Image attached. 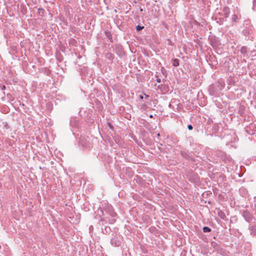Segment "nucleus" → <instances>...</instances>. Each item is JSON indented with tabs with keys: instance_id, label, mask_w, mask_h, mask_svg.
<instances>
[{
	"instance_id": "nucleus-1",
	"label": "nucleus",
	"mask_w": 256,
	"mask_h": 256,
	"mask_svg": "<svg viewBox=\"0 0 256 256\" xmlns=\"http://www.w3.org/2000/svg\"><path fill=\"white\" fill-rule=\"evenodd\" d=\"M172 64L174 66H177L179 64L178 60V59H174L172 60Z\"/></svg>"
},
{
	"instance_id": "nucleus-2",
	"label": "nucleus",
	"mask_w": 256,
	"mask_h": 256,
	"mask_svg": "<svg viewBox=\"0 0 256 256\" xmlns=\"http://www.w3.org/2000/svg\"><path fill=\"white\" fill-rule=\"evenodd\" d=\"M247 52V48L245 46H242L240 48V52L242 54H246Z\"/></svg>"
},
{
	"instance_id": "nucleus-3",
	"label": "nucleus",
	"mask_w": 256,
	"mask_h": 256,
	"mask_svg": "<svg viewBox=\"0 0 256 256\" xmlns=\"http://www.w3.org/2000/svg\"><path fill=\"white\" fill-rule=\"evenodd\" d=\"M204 232H210V229L206 226H204L203 228Z\"/></svg>"
},
{
	"instance_id": "nucleus-4",
	"label": "nucleus",
	"mask_w": 256,
	"mask_h": 256,
	"mask_svg": "<svg viewBox=\"0 0 256 256\" xmlns=\"http://www.w3.org/2000/svg\"><path fill=\"white\" fill-rule=\"evenodd\" d=\"M144 28V26H136V30L139 31L140 30H142V28Z\"/></svg>"
},
{
	"instance_id": "nucleus-5",
	"label": "nucleus",
	"mask_w": 256,
	"mask_h": 256,
	"mask_svg": "<svg viewBox=\"0 0 256 256\" xmlns=\"http://www.w3.org/2000/svg\"><path fill=\"white\" fill-rule=\"evenodd\" d=\"M188 130H192V126L191 125H188Z\"/></svg>"
},
{
	"instance_id": "nucleus-6",
	"label": "nucleus",
	"mask_w": 256,
	"mask_h": 256,
	"mask_svg": "<svg viewBox=\"0 0 256 256\" xmlns=\"http://www.w3.org/2000/svg\"><path fill=\"white\" fill-rule=\"evenodd\" d=\"M5 89H6V86H5L4 85V86H2V90H5Z\"/></svg>"
},
{
	"instance_id": "nucleus-7",
	"label": "nucleus",
	"mask_w": 256,
	"mask_h": 256,
	"mask_svg": "<svg viewBox=\"0 0 256 256\" xmlns=\"http://www.w3.org/2000/svg\"><path fill=\"white\" fill-rule=\"evenodd\" d=\"M156 81H157V82H160V78H158V79L156 80Z\"/></svg>"
}]
</instances>
